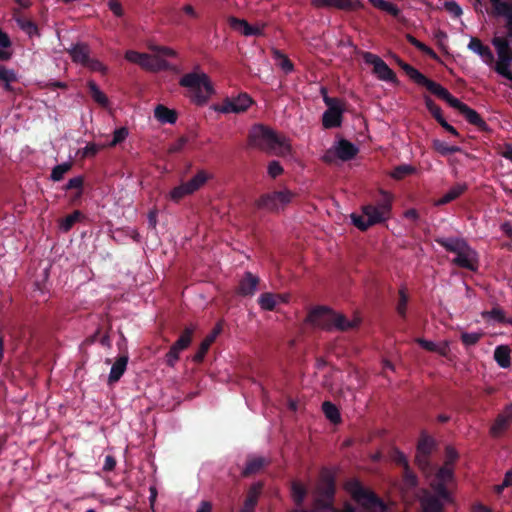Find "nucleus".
<instances>
[{"label":"nucleus","mask_w":512,"mask_h":512,"mask_svg":"<svg viewBox=\"0 0 512 512\" xmlns=\"http://www.w3.org/2000/svg\"><path fill=\"white\" fill-rule=\"evenodd\" d=\"M358 151L357 146L346 139L339 140L335 147V153L342 161H349L353 159L357 155Z\"/></svg>","instance_id":"25"},{"label":"nucleus","mask_w":512,"mask_h":512,"mask_svg":"<svg viewBox=\"0 0 512 512\" xmlns=\"http://www.w3.org/2000/svg\"><path fill=\"white\" fill-rule=\"evenodd\" d=\"M181 350L177 349L175 346H171L169 351L165 355V362L169 367H174L177 361L179 360V354Z\"/></svg>","instance_id":"58"},{"label":"nucleus","mask_w":512,"mask_h":512,"mask_svg":"<svg viewBox=\"0 0 512 512\" xmlns=\"http://www.w3.org/2000/svg\"><path fill=\"white\" fill-rule=\"evenodd\" d=\"M435 242L443 247L447 252H462L459 257H454L452 259L451 263L453 265L470 271L477 270V253L465 239L459 237H437Z\"/></svg>","instance_id":"3"},{"label":"nucleus","mask_w":512,"mask_h":512,"mask_svg":"<svg viewBox=\"0 0 512 512\" xmlns=\"http://www.w3.org/2000/svg\"><path fill=\"white\" fill-rule=\"evenodd\" d=\"M87 87L89 89L90 96L97 104L102 107H106L108 105V97L100 90L93 80L87 82Z\"/></svg>","instance_id":"36"},{"label":"nucleus","mask_w":512,"mask_h":512,"mask_svg":"<svg viewBox=\"0 0 512 512\" xmlns=\"http://www.w3.org/2000/svg\"><path fill=\"white\" fill-rule=\"evenodd\" d=\"M442 500L437 493L424 497L421 501L424 512H443Z\"/></svg>","instance_id":"30"},{"label":"nucleus","mask_w":512,"mask_h":512,"mask_svg":"<svg viewBox=\"0 0 512 512\" xmlns=\"http://www.w3.org/2000/svg\"><path fill=\"white\" fill-rule=\"evenodd\" d=\"M468 189V186L466 183H457L454 186H452L449 191L441 197L437 205H446L453 200L460 197L466 190Z\"/></svg>","instance_id":"31"},{"label":"nucleus","mask_w":512,"mask_h":512,"mask_svg":"<svg viewBox=\"0 0 512 512\" xmlns=\"http://www.w3.org/2000/svg\"><path fill=\"white\" fill-rule=\"evenodd\" d=\"M128 354H122L120 355L114 364L111 367L110 374L108 377V382L110 384L115 383L120 380V378L123 376L124 372L126 371V367L128 364Z\"/></svg>","instance_id":"27"},{"label":"nucleus","mask_w":512,"mask_h":512,"mask_svg":"<svg viewBox=\"0 0 512 512\" xmlns=\"http://www.w3.org/2000/svg\"><path fill=\"white\" fill-rule=\"evenodd\" d=\"M260 282L258 276L252 274L251 272H245L242 279L239 281V285L237 288V293L241 296H253L257 286Z\"/></svg>","instance_id":"20"},{"label":"nucleus","mask_w":512,"mask_h":512,"mask_svg":"<svg viewBox=\"0 0 512 512\" xmlns=\"http://www.w3.org/2000/svg\"><path fill=\"white\" fill-rule=\"evenodd\" d=\"M267 172L270 177L276 178L283 173V167L281 166V164L278 161L273 160V161L269 162L268 167H267Z\"/></svg>","instance_id":"62"},{"label":"nucleus","mask_w":512,"mask_h":512,"mask_svg":"<svg viewBox=\"0 0 512 512\" xmlns=\"http://www.w3.org/2000/svg\"><path fill=\"white\" fill-rule=\"evenodd\" d=\"M468 48L474 53L478 54L485 63L491 64L494 62V55L491 49L482 43V41L476 37H472Z\"/></svg>","instance_id":"26"},{"label":"nucleus","mask_w":512,"mask_h":512,"mask_svg":"<svg viewBox=\"0 0 512 512\" xmlns=\"http://www.w3.org/2000/svg\"><path fill=\"white\" fill-rule=\"evenodd\" d=\"M272 57L277 61V65L286 73H291L294 70V64L282 51L272 49Z\"/></svg>","instance_id":"37"},{"label":"nucleus","mask_w":512,"mask_h":512,"mask_svg":"<svg viewBox=\"0 0 512 512\" xmlns=\"http://www.w3.org/2000/svg\"><path fill=\"white\" fill-rule=\"evenodd\" d=\"M69 53L74 62L80 63L83 66L86 64V62L90 58L89 48L86 44H76L75 46L72 47V49L70 50Z\"/></svg>","instance_id":"35"},{"label":"nucleus","mask_w":512,"mask_h":512,"mask_svg":"<svg viewBox=\"0 0 512 512\" xmlns=\"http://www.w3.org/2000/svg\"><path fill=\"white\" fill-rule=\"evenodd\" d=\"M432 147L436 152H438L442 156H447L462 151V149L459 146H449L447 143L439 139L433 140Z\"/></svg>","instance_id":"44"},{"label":"nucleus","mask_w":512,"mask_h":512,"mask_svg":"<svg viewBox=\"0 0 512 512\" xmlns=\"http://www.w3.org/2000/svg\"><path fill=\"white\" fill-rule=\"evenodd\" d=\"M84 66L89 68L91 71L101 72L102 74H105L107 71L106 66L102 62L93 58H89Z\"/></svg>","instance_id":"61"},{"label":"nucleus","mask_w":512,"mask_h":512,"mask_svg":"<svg viewBox=\"0 0 512 512\" xmlns=\"http://www.w3.org/2000/svg\"><path fill=\"white\" fill-rule=\"evenodd\" d=\"M13 19L15 20L19 28L23 32H25L29 37L40 35L37 24L31 19L25 17L19 10L15 9L13 11Z\"/></svg>","instance_id":"22"},{"label":"nucleus","mask_w":512,"mask_h":512,"mask_svg":"<svg viewBox=\"0 0 512 512\" xmlns=\"http://www.w3.org/2000/svg\"><path fill=\"white\" fill-rule=\"evenodd\" d=\"M454 480V470L452 467L443 465L440 467L435 475L434 480L431 482V488L434 493L441 496L444 501H450V492L447 485Z\"/></svg>","instance_id":"10"},{"label":"nucleus","mask_w":512,"mask_h":512,"mask_svg":"<svg viewBox=\"0 0 512 512\" xmlns=\"http://www.w3.org/2000/svg\"><path fill=\"white\" fill-rule=\"evenodd\" d=\"M405 38L411 45L416 47L419 51H421L425 55L429 56L431 59H433V60L438 59V55L435 53V51L432 48H430L426 44H424L421 41H419L418 39H416L412 34H409V33L406 34Z\"/></svg>","instance_id":"39"},{"label":"nucleus","mask_w":512,"mask_h":512,"mask_svg":"<svg viewBox=\"0 0 512 512\" xmlns=\"http://www.w3.org/2000/svg\"><path fill=\"white\" fill-rule=\"evenodd\" d=\"M459 457L458 452L451 446H447L445 449V462L444 465L452 467Z\"/></svg>","instance_id":"60"},{"label":"nucleus","mask_w":512,"mask_h":512,"mask_svg":"<svg viewBox=\"0 0 512 512\" xmlns=\"http://www.w3.org/2000/svg\"><path fill=\"white\" fill-rule=\"evenodd\" d=\"M140 67L150 71V72H159V71H168V70H175V67L172 66L168 61L165 59L160 58L157 55H150L145 53Z\"/></svg>","instance_id":"16"},{"label":"nucleus","mask_w":512,"mask_h":512,"mask_svg":"<svg viewBox=\"0 0 512 512\" xmlns=\"http://www.w3.org/2000/svg\"><path fill=\"white\" fill-rule=\"evenodd\" d=\"M333 312L326 306H317L307 314L305 322L313 327L331 331Z\"/></svg>","instance_id":"11"},{"label":"nucleus","mask_w":512,"mask_h":512,"mask_svg":"<svg viewBox=\"0 0 512 512\" xmlns=\"http://www.w3.org/2000/svg\"><path fill=\"white\" fill-rule=\"evenodd\" d=\"M187 142H188V139L185 136H181L180 138H178L174 143H172L169 146L168 152L170 154H173V153H178V152L182 151V149L185 147Z\"/></svg>","instance_id":"64"},{"label":"nucleus","mask_w":512,"mask_h":512,"mask_svg":"<svg viewBox=\"0 0 512 512\" xmlns=\"http://www.w3.org/2000/svg\"><path fill=\"white\" fill-rule=\"evenodd\" d=\"M221 331H222V326L220 324H217L213 328L211 333L208 334L204 338V340L201 342L197 352L194 354V356L192 358L195 363L199 364L204 360L205 355L208 352L210 346L213 344V342L215 341L217 336L221 333Z\"/></svg>","instance_id":"19"},{"label":"nucleus","mask_w":512,"mask_h":512,"mask_svg":"<svg viewBox=\"0 0 512 512\" xmlns=\"http://www.w3.org/2000/svg\"><path fill=\"white\" fill-rule=\"evenodd\" d=\"M382 199L377 205L367 204L362 207V215L352 213L351 220L354 226L361 231H366L369 227L385 222L391 216L392 196L380 190Z\"/></svg>","instance_id":"2"},{"label":"nucleus","mask_w":512,"mask_h":512,"mask_svg":"<svg viewBox=\"0 0 512 512\" xmlns=\"http://www.w3.org/2000/svg\"><path fill=\"white\" fill-rule=\"evenodd\" d=\"M148 49L150 51L156 53L157 55H163V56H167V57H176L177 56V52L174 49H172L170 47H166V46L149 44Z\"/></svg>","instance_id":"54"},{"label":"nucleus","mask_w":512,"mask_h":512,"mask_svg":"<svg viewBox=\"0 0 512 512\" xmlns=\"http://www.w3.org/2000/svg\"><path fill=\"white\" fill-rule=\"evenodd\" d=\"M416 172V168L409 164H401L396 166L391 172V177L396 180H401L404 177Z\"/></svg>","instance_id":"48"},{"label":"nucleus","mask_w":512,"mask_h":512,"mask_svg":"<svg viewBox=\"0 0 512 512\" xmlns=\"http://www.w3.org/2000/svg\"><path fill=\"white\" fill-rule=\"evenodd\" d=\"M399 299H398V303H397V306H396V311L398 313V315L402 318H405L406 317V311H407V305H408V294L406 292V289L405 288H401L399 290Z\"/></svg>","instance_id":"51"},{"label":"nucleus","mask_w":512,"mask_h":512,"mask_svg":"<svg viewBox=\"0 0 512 512\" xmlns=\"http://www.w3.org/2000/svg\"><path fill=\"white\" fill-rule=\"evenodd\" d=\"M154 117L163 124H174L177 121L176 111L161 104L156 106L154 110Z\"/></svg>","instance_id":"29"},{"label":"nucleus","mask_w":512,"mask_h":512,"mask_svg":"<svg viewBox=\"0 0 512 512\" xmlns=\"http://www.w3.org/2000/svg\"><path fill=\"white\" fill-rule=\"evenodd\" d=\"M262 490V484L261 483H255L253 484L246 496L245 502H244V510L243 512H253L255 506L257 505L259 495Z\"/></svg>","instance_id":"28"},{"label":"nucleus","mask_w":512,"mask_h":512,"mask_svg":"<svg viewBox=\"0 0 512 512\" xmlns=\"http://www.w3.org/2000/svg\"><path fill=\"white\" fill-rule=\"evenodd\" d=\"M435 96L446 101L451 107L458 110L461 115L471 124L476 126L480 131H488L489 126L480 116V114L470 108L467 104L461 102L458 98L454 97L446 88L439 84L437 89L433 92Z\"/></svg>","instance_id":"5"},{"label":"nucleus","mask_w":512,"mask_h":512,"mask_svg":"<svg viewBox=\"0 0 512 512\" xmlns=\"http://www.w3.org/2000/svg\"><path fill=\"white\" fill-rule=\"evenodd\" d=\"M84 214L80 210H75L71 214L59 220V228L62 232H69L72 227L84 219Z\"/></svg>","instance_id":"32"},{"label":"nucleus","mask_w":512,"mask_h":512,"mask_svg":"<svg viewBox=\"0 0 512 512\" xmlns=\"http://www.w3.org/2000/svg\"><path fill=\"white\" fill-rule=\"evenodd\" d=\"M193 333V326L186 327L179 336V338L177 339V341L173 344V346H175L177 349L181 351L185 350L186 348L189 347V345L192 342Z\"/></svg>","instance_id":"41"},{"label":"nucleus","mask_w":512,"mask_h":512,"mask_svg":"<svg viewBox=\"0 0 512 512\" xmlns=\"http://www.w3.org/2000/svg\"><path fill=\"white\" fill-rule=\"evenodd\" d=\"M291 493L295 504L301 506L306 498L307 489L300 482L293 481L291 484Z\"/></svg>","instance_id":"40"},{"label":"nucleus","mask_w":512,"mask_h":512,"mask_svg":"<svg viewBox=\"0 0 512 512\" xmlns=\"http://www.w3.org/2000/svg\"><path fill=\"white\" fill-rule=\"evenodd\" d=\"M356 323L348 320L344 315L333 312L332 329L346 331L355 327Z\"/></svg>","instance_id":"42"},{"label":"nucleus","mask_w":512,"mask_h":512,"mask_svg":"<svg viewBox=\"0 0 512 512\" xmlns=\"http://www.w3.org/2000/svg\"><path fill=\"white\" fill-rule=\"evenodd\" d=\"M322 411L325 417L333 424H339L341 422L340 411L335 404L330 401L322 403Z\"/></svg>","instance_id":"38"},{"label":"nucleus","mask_w":512,"mask_h":512,"mask_svg":"<svg viewBox=\"0 0 512 512\" xmlns=\"http://www.w3.org/2000/svg\"><path fill=\"white\" fill-rule=\"evenodd\" d=\"M317 490L322 497L329 501L333 500L335 495V479L328 470L321 472Z\"/></svg>","instance_id":"17"},{"label":"nucleus","mask_w":512,"mask_h":512,"mask_svg":"<svg viewBox=\"0 0 512 512\" xmlns=\"http://www.w3.org/2000/svg\"><path fill=\"white\" fill-rule=\"evenodd\" d=\"M424 102L427 110L431 113V115L438 123L445 119L443 117L440 106H438L431 97L424 96Z\"/></svg>","instance_id":"49"},{"label":"nucleus","mask_w":512,"mask_h":512,"mask_svg":"<svg viewBox=\"0 0 512 512\" xmlns=\"http://www.w3.org/2000/svg\"><path fill=\"white\" fill-rule=\"evenodd\" d=\"M258 303L263 310L273 311L277 304L276 294L268 292L263 293L260 295Z\"/></svg>","instance_id":"47"},{"label":"nucleus","mask_w":512,"mask_h":512,"mask_svg":"<svg viewBox=\"0 0 512 512\" xmlns=\"http://www.w3.org/2000/svg\"><path fill=\"white\" fill-rule=\"evenodd\" d=\"M510 348L506 345L497 346L494 350V360L501 368L511 365Z\"/></svg>","instance_id":"34"},{"label":"nucleus","mask_w":512,"mask_h":512,"mask_svg":"<svg viewBox=\"0 0 512 512\" xmlns=\"http://www.w3.org/2000/svg\"><path fill=\"white\" fill-rule=\"evenodd\" d=\"M266 463L267 461L264 457L249 458L245 468L242 471V476L249 477L253 474H256L266 465Z\"/></svg>","instance_id":"33"},{"label":"nucleus","mask_w":512,"mask_h":512,"mask_svg":"<svg viewBox=\"0 0 512 512\" xmlns=\"http://www.w3.org/2000/svg\"><path fill=\"white\" fill-rule=\"evenodd\" d=\"M368 1L375 8L385 11L395 18L399 17V15L401 13L400 9L395 4L387 2L385 0H368Z\"/></svg>","instance_id":"43"},{"label":"nucleus","mask_w":512,"mask_h":512,"mask_svg":"<svg viewBox=\"0 0 512 512\" xmlns=\"http://www.w3.org/2000/svg\"><path fill=\"white\" fill-rule=\"evenodd\" d=\"M435 442L433 438L428 435H422L418 445H417V454L415 457V461L418 467L426 471L430 468V455L434 449Z\"/></svg>","instance_id":"12"},{"label":"nucleus","mask_w":512,"mask_h":512,"mask_svg":"<svg viewBox=\"0 0 512 512\" xmlns=\"http://www.w3.org/2000/svg\"><path fill=\"white\" fill-rule=\"evenodd\" d=\"M208 180V175L204 170H200L197 174L191 178L189 181L185 182L187 184V188L190 189L192 193L199 190Z\"/></svg>","instance_id":"45"},{"label":"nucleus","mask_w":512,"mask_h":512,"mask_svg":"<svg viewBox=\"0 0 512 512\" xmlns=\"http://www.w3.org/2000/svg\"><path fill=\"white\" fill-rule=\"evenodd\" d=\"M0 81L4 82H15L17 81V75L13 69H8L3 65H0Z\"/></svg>","instance_id":"59"},{"label":"nucleus","mask_w":512,"mask_h":512,"mask_svg":"<svg viewBox=\"0 0 512 512\" xmlns=\"http://www.w3.org/2000/svg\"><path fill=\"white\" fill-rule=\"evenodd\" d=\"M493 6V13L496 16L506 18L508 36L512 37V3L503 0H490Z\"/></svg>","instance_id":"18"},{"label":"nucleus","mask_w":512,"mask_h":512,"mask_svg":"<svg viewBox=\"0 0 512 512\" xmlns=\"http://www.w3.org/2000/svg\"><path fill=\"white\" fill-rule=\"evenodd\" d=\"M393 59L397 65L405 72V74L417 85L425 87L429 92H433L439 86V83L427 78L423 73L412 65L404 62L399 56L393 55Z\"/></svg>","instance_id":"9"},{"label":"nucleus","mask_w":512,"mask_h":512,"mask_svg":"<svg viewBox=\"0 0 512 512\" xmlns=\"http://www.w3.org/2000/svg\"><path fill=\"white\" fill-rule=\"evenodd\" d=\"M512 423V402L508 404L501 413H499L490 428L493 437H499L505 432Z\"/></svg>","instance_id":"15"},{"label":"nucleus","mask_w":512,"mask_h":512,"mask_svg":"<svg viewBox=\"0 0 512 512\" xmlns=\"http://www.w3.org/2000/svg\"><path fill=\"white\" fill-rule=\"evenodd\" d=\"M321 94L323 96V101L325 103V105L327 106V109H341V108H344L343 105H342V102L339 98H335V97H329L327 95V90L325 87H322L321 88Z\"/></svg>","instance_id":"53"},{"label":"nucleus","mask_w":512,"mask_h":512,"mask_svg":"<svg viewBox=\"0 0 512 512\" xmlns=\"http://www.w3.org/2000/svg\"><path fill=\"white\" fill-rule=\"evenodd\" d=\"M187 184L185 182L173 188L170 192V197L173 201L178 202L183 199L185 196L193 194L189 188H187Z\"/></svg>","instance_id":"52"},{"label":"nucleus","mask_w":512,"mask_h":512,"mask_svg":"<svg viewBox=\"0 0 512 512\" xmlns=\"http://www.w3.org/2000/svg\"><path fill=\"white\" fill-rule=\"evenodd\" d=\"M84 177L83 176H76L74 178L69 179L67 184L63 187L65 191L68 190H84Z\"/></svg>","instance_id":"56"},{"label":"nucleus","mask_w":512,"mask_h":512,"mask_svg":"<svg viewBox=\"0 0 512 512\" xmlns=\"http://www.w3.org/2000/svg\"><path fill=\"white\" fill-rule=\"evenodd\" d=\"M72 166V162H64L56 165L51 171V180L54 182L61 181L64 178V175L72 169Z\"/></svg>","instance_id":"46"},{"label":"nucleus","mask_w":512,"mask_h":512,"mask_svg":"<svg viewBox=\"0 0 512 512\" xmlns=\"http://www.w3.org/2000/svg\"><path fill=\"white\" fill-rule=\"evenodd\" d=\"M492 44L497 51L498 61L512 62V47L506 38L494 37Z\"/></svg>","instance_id":"24"},{"label":"nucleus","mask_w":512,"mask_h":512,"mask_svg":"<svg viewBox=\"0 0 512 512\" xmlns=\"http://www.w3.org/2000/svg\"><path fill=\"white\" fill-rule=\"evenodd\" d=\"M128 136V129L126 127H120L116 129L113 133V139L110 142L109 146L114 147L120 143H122Z\"/></svg>","instance_id":"55"},{"label":"nucleus","mask_w":512,"mask_h":512,"mask_svg":"<svg viewBox=\"0 0 512 512\" xmlns=\"http://www.w3.org/2000/svg\"><path fill=\"white\" fill-rule=\"evenodd\" d=\"M232 29L240 31L244 36H261L263 29L250 25L246 20L231 16L228 19Z\"/></svg>","instance_id":"21"},{"label":"nucleus","mask_w":512,"mask_h":512,"mask_svg":"<svg viewBox=\"0 0 512 512\" xmlns=\"http://www.w3.org/2000/svg\"><path fill=\"white\" fill-rule=\"evenodd\" d=\"M252 98L247 93H241L235 98H226L219 111L222 113H241L252 104Z\"/></svg>","instance_id":"13"},{"label":"nucleus","mask_w":512,"mask_h":512,"mask_svg":"<svg viewBox=\"0 0 512 512\" xmlns=\"http://www.w3.org/2000/svg\"><path fill=\"white\" fill-rule=\"evenodd\" d=\"M481 337H482L481 333H477V332H472V333L464 332V333L461 334V341L466 346H472V345L477 344Z\"/></svg>","instance_id":"57"},{"label":"nucleus","mask_w":512,"mask_h":512,"mask_svg":"<svg viewBox=\"0 0 512 512\" xmlns=\"http://www.w3.org/2000/svg\"><path fill=\"white\" fill-rule=\"evenodd\" d=\"M363 60L366 64L373 66V73L379 80L397 83L395 72L378 55L371 52H364Z\"/></svg>","instance_id":"8"},{"label":"nucleus","mask_w":512,"mask_h":512,"mask_svg":"<svg viewBox=\"0 0 512 512\" xmlns=\"http://www.w3.org/2000/svg\"><path fill=\"white\" fill-rule=\"evenodd\" d=\"M352 498L364 509L373 512H386L387 505L373 491L365 488L359 481L349 483Z\"/></svg>","instance_id":"6"},{"label":"nucleus","mask_w":512,"mask_h":512,"mask_svg":"<svg viewBox=\"0 0 512 512\" xmlns=\"http://www.w3.org/2000/svg\"><path fill=\"white\" fill-rule=\"evenodd\" d=\"M394 460L395 462L400 465V466H403L404 469H405V476L408 480H410L411 482H415L416 481V477L411 473L410 471V468H409V464H408V460L405 456L404 453L400 452V451H396L395 452V456H394Z\"/></svg>","instance_id":"50"},{"label":"nucleus","mask_w":512,"mask_h":512,"mask_svg":"<svg viewBox=\"0 0 512 512\" xmlns=\"http://www.w3.org/2000/svg\"><path fill=\"white\" fill-rule=\"evenodd\" d=\"M445 10L450 13L454 17H459L462 15V8L455 1H446L444 3Z\"/></svg>","instance_id":"63"},{"label":"nucleus","mask_w":512,"mask_h":512,"mask_svg":"<svg viewBox=\"0 0 512 512\" xmlns=\"http://www.w3.org/2000/svg\"><path fill=\"white\" fill-rule=\"evenodd\" d=\"M249 147L256 148L267 153H275L276 155H286L291 151V147L271 128L256 124L252 126L248 134Z\"/></svg>","instance_id":"1"},{"label":"nucleus","mask_w":512,"mask_h":512,"mask_svg":"<svg viewBox=\"0 0 512 512\" xmlns=\"http://www.w3.org/2000/svg\"><path fill=\"white\" fill-rule=\"evenodd\" d=\"M293 196L294 194L289 190L266 193L256 201V206L258 209L275 211L279 208V205L290 203Z\"/></svg>","instance_id":"7"},{"label":"nucleus","mask_w":512,"mask_h":512,"mask_svg":"<svg viewBox=\"0 0 512 512\" xmlns=\"http://www.w3.org/2000/svg\"><path fill=\"white\" fill-rule=\"evenodd\" d=\"M181 87L189 89L190 99L196 105H205L214 94V88L207 74L203 72H190L179 80Z\"/></svg>","instance_id":"4"},{"label":"nucleus","mask_w":512,"mask_h":512,"mask_svg":"<svg viewBox=\"0 0 512 512\" xmlns=\"http://www.w3.org/2000/svg\"><path fill=\"white\" fill-rule=\"evenodd\" d=\"M317 8H336L344 11H356L364 8L361 0H312Z\"/></svg>","instance_id":"14"},{"label":"nucleus","mask_w":512,"mask_h":512,"mask_svg":"<svg viewBox=\"0 0 512 512\" xmlns=\"http://www.w3.org/2000/svg\"><path fill=\"white\" fill-rule=\"evenodd\" d=\"M345 109H327L322 115V125L325 129L337 128L342 125Z\"/></svg>","instance_id":"23"}]
</instances>
